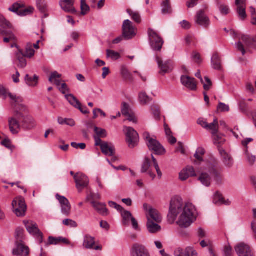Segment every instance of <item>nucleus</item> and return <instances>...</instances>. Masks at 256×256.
<instances>
[{
    "mask_svg": "<svg viewBox=\"0 0 256 256\" xmlns=\"http://www.w3.org/2000/svg\"><path fill=\"white\" fill-rule=\"evenodd\" d=\"M196 210L192 204L184 205L181 200H174L170 202L168 219L170 223L172 224L179 216L177 224L181 228H186L196 220Z\"/></svg>",
    "mask_w": 256,
    "mask_h": 256,
    "instance_id": "nucleus-1",
    "label": "nucleus"
},
{
    "mask_svg": "<svg viewBox=\"0 0 256 256\" xmlns=\"http://www.w3.org/2000/svg\"><path fill=\"white\" fill-rule=\"evenodd\" d=\"M8 96L12 100V104L14 105L16 109L14 117L8 118V125L11 132L14 134H18L20 129V123L16 119L19 120L24 117L23 114L18 112V110L24 111L26 107L22 104L23 101L22 97L18 96L16 94L11 93H10Z\"/></svg>",
    "mask_w": 256,
    "mask_h": 256,
    "instance_id": "nucleus-2",
    "label": "nucleus"
},
{
    "mask_svg": "<svg viewBox=\"0 0 256 256\" xmlns=\"http://www.w3.org/2000/svg\"><path fill=\"white\" fill-rule=\"evenodd\" d=\"M212 176H214L217 182L221 181L220 172L218 170L216 167L212 164H209L205 170L200 174L198 180L204 186L208 187L212 182Z\"/></svg>",
    "mask_w": 256,
    "mask_h": 256,
    "instance_id": "nucleus-3",
    "label": "nucleus"
},
{
    "mask_svg": "<svg viewBox=\"0 0 256 256\" xmlns=\"http://www.w3.org/2000/svg\"><path fill=\"white\" fill-rule=\"evenodd\" d=\"M143 137L149 150L154 152L156 154L163 155L166 153L164 146L156 138L151 137L149 133L144 132Z\"/></svg>",
    "mask_w": 256,
    "mask_h": 256,
    "instance_id": "nucleus-4",
    "label": "nucleus"
},
{
    "mask_svg": "<svg viewBox=\"0 0 256 256\" xmlns=\"http://www.w3.org/2000/svg\"><path fill=\"white\" fill-rule=\"evenodd\" d=\"M23 223L28 233L37 238L40 244L42 243L43 240V235L38 228V224L32 220H25Z\"/></svg>",
    "mask_w": 256,
    "mask_h": 256,
    "instance_id": "nucleus-5",
    "label": "nucleus"
},
{
    "mask_svg": "<svg viewBox=\"0 0 256 256\" xmlns=\"http://www.w3.org/2000/svg\"><path fill=\"white\" fill-rule=\"evenodd\" d=\"M143 208L146 212L148 222V219L150 221L160 223L162 220V216L158 211L147 204H143Z\"/></svg>",
    "mask_w": 256,
    "mask_h": 256,
    "instance_id": "nucleus-6",
    "label": "nucleus"
},
{
    "mask_svg": "<svg viewBox=\"0 0 256 256\" xmlns=\"http://www.w3.org/2000/svg\"><path fill=\"white\" fill-rule=\"evenodd\" d=\"M126 134V141L130 148L135 147L138 142V132L132 128L126 126L124 128Z\"/></svg>",
    "mask_w": 256,
    "mask_h": 256,
    "instance_id": "nucleus-7",
    "label": "nucleus"
},
{
    "mask_svg": "<svg viewBox=\"0 0 256 256\" xmlns=\"http://www.w3.org/2000/svg\"><path fill=\"white\" fill-rule=\"evenodd\" d=\"M148 33L150 44L152 49L154 50H160L164 44L163 40L159 36L157 33L152 29L149 28Z\"/></svg>",
    "mask_w": 256,
    "mask_h": 256,
    "instance_id": "nucleus-8",
    "label": "nucleus"
},
{
    "mask_svg": "<svg viewBox=\"0 0 256 256\" xmlns=\"http://www.w3.org/2000/svg\"><path fill=\"white\" fill-rule=\"evenodd\" d=\"M13 211L18 216H24L26 214V206L22 198H16L12 202Z\"/></svg>",
    "mask_w": 256,
    "mask_h": 256,
    "instance_id": "nucleus-9",
    "label": "nucleus"
},
{
    "mask_svg": "<svg viewBox=\"0 0 256 256\" xmlns=\"http://www.w3.org/2000/svg\"><path fill=\"white\" fill-rule=\"evenodd\" d=\"M122 36L126 40L133 38L136 35V28L128 20H124L122 26Z\"/></svg>",
    "mask_w": 256,
    "mask_h": 256,
    "instance_id": "nucleus-10",
    "label": "nucleus"
},
{
    "mask_svg": "<svg viewBox=\"0 0 256 256\" xmlns=\"http://www.w3.org/2000/svg\"><path fill=\"white\" fill-rule=\"evenodd\" d=\"M10 11L16 13L19 16H24L32 12L34 8L30 7L28 8H24V4L18 3H14L8 8Z\"/></svg>",
    "mask_w": 256,
    "mask_h": 256,
    "instance_id": "nucleus-11",
    "label": "nucleus"
},
{
    "mask_svg": "<svg viewBox=\"0 0 256 256\" xmlns=\"http://www.w3.org/2000/svg\"><path fill=\"white\" fill-rule=\"evenodd\" d=\"M65 97L72 106L78 109L82 114H88L90 113L86 106H82L80 102L73 94H66Z\"/></svg>",
    "mask_w": 256,
    "mask_h": 256,
    "instance_id": "nucleus-12",
    "label": "nucleus"
},
{
    "mask_svg": "<svg viewBox=\"0 0 256 256\" xmlns=\"http://www.w3.org/2000/svg\"><path fill=\"white\" fill-rule=\"evenodd\" d=\"M156 60L160 69V74H165L171 72L173 69L172 62L170 60L163 61L160 57L156 56Z\"/></svg>",
    "mask_w": 256,
    "mask_h": 256,
    "instance_id": "nucleus-13",
    "label": "nucleus"
},
{
    "mask_svg": "<svg viewBox=\"0 0 256 256\" xmlns=\"http://www.w3.org/2000/svg\"><path fill=\"white\" fill-rule=\"evenodd\" d=\"M74 179L76 184V187L80 192L82 189L86 187L89 184L88 178L81 173H78L74 176Z\"/></svg>",
    "mask_w": 256,
    "mask_h": 256,
    "instance_id": "nucleus-14",
    "label": "nucleus"
},
{
    "mask_svg": "<svg viewBox=\"0 0 256 256\" xmlns=\"http://www.w3.org/2000/svg\"><path fill=\"white\" fill-rule=\"evenodd\" d=\"M16 246L13 249L12 253L16 256H28L30 253V248L26 246L24 242H15Z\"/></svg>",
    "mask_w": 256,
    "mask_h": 256,
    "instance_id": "nucleus-15",
    "label": "nucleus"
},
{
    "mask_svg": "<svg viewBox=\"0 0 256 256\" xmlns=\"http://www.w3.org/2000/svg\"><path fill=\"white\" fill-rule=\"evenodd\" d=\"M56 198L59 201L61 206L62 212L66 216H68L70 212V204L68 200L64 196L57 194Z\"/></svg>",
    "mask_w": 256,
    "mask_h": 256,
    "instance_id": "nucleus-16",
    "label": "nucleus"
},
{
    "mask_svg": "<svg viewBox=\"0 0 256 256\" xmlns=\"http://www.w3.org/2000/svg\"><path fill=\"white\" fill-rule=\"evenodd\" d=\"M235 250L238 256H253L250 246L243 242L235 246Z\"/></svg>",
    "mask_w": 256,
    "mask_h": 256,
    "instance_id": "nucleus-17",
    "label": "nucleus"
},
{
    "mask_svg": "<svg viewBox=\"0 0 256 256\" xmlns=\"http://www.w3.org/2000/svg\"><path fill=\"white\" fill-rule=\"evenodd\" d=\"M195 22L198 24L205 28H208L210 24L208 18L204 14L202 10H200L197 12L195 18Z\"/></svg>",
    "mask_w": 256,
    "mask_h": 256,
    "instance_id": "nucleus-18",
    "label": "nucleus"
},
{
    "mask_svg": "<svg viewBox=\"0 0 256 256\" xmlns=\"http://www.w3.org/2000/svg\"><path fill=\"white\" fill-rule=\"evenodd\" d=\"M131 254L132 256H150L145 247L138 244H134L132 247Z\"/></svg>",
    "mask_w": 256,
    "mask_h": 256,
    "instance_id": "nucleus-19",
    "label": "nucleus"
},
{
    "mask_svg": "<svg viewBox=\"0 0 256 256\" xmlns=\"http://www.w3.org/2000/svg\"><path fill=\"white\" fill-rule=\"evenodd\" d=\"M218 151L224 166L228 168H232L234 163L232 156L222 148H219Z\"/></svg>",
    "mask_w": 256,
    "mask_h": 256,
    "instance_id": "nucleus-20",
    "label": "nucleus"
},
{
    "mask_svg": "<svg viewBox=\"0 0 256 256\" xmlns=\"http://www.w3.org/2000/svg\"><path fill=\"white\" fill-rule=\"evenodd\" d=\"M141 172H147L152 180L156 178L155 174L152 171L150 167V160L148 156H145L144 159L141 167Z\"/></svg>",
    "mask_w": 256,
    "mask_h": 256,
    "instance_id": "nucleus-21",
    "label": "nucleus"
},
{
    "mask_svg": "<svg viewBox=\"0 0 256 256\" xmlns=\"http://www.w3.org/2000/svg\"><path fill=\"white\" fill-rule=\"evenodd\" d=\"M196 174L194 168L191 166H188L183 169L179 174V178L181 180L184 181L189 177L194 176Z\"/></svg>",
    "mask_w": 256,
    "mask_h": 256,
    "instance_id": "nucleus-22",
    "label": "nucleus"
},
{
    "mask_svg": "<svg viewBox=\"0 0 256 256\" xmlns=\"http://www.w3.org/2000/svg\"><path fill=\"white\" fill-rule=\"evenodd\" d=\"M74 4V0H61L60 2V6L64 10L73 14L76 12Z\"/></svg>",
    "mask_w": 256,
    "mask_h": 256,
    "instance_id": "nucleus-23",
    "label": "nucleus"
},
{
    "mask_svg": "<svg viewBox=\"0 0 256 256\" xmlns=\"http://www.w3.org/2000/svg\"><path fill=\"white\" fill-rule=\"evenodd\" d=\"M181 82L184 86L191 90H195L196 88V84L194 78L182 76L181 77Z\"/></svg>",
    "mask_w": 256,
    "mask_h": 256,
    "instance_id": "nucleus-24",
    "label": "nucleus"
},
{
    "mask_svg": "<svg viewBox=\"0 0 256 256\" xmlns=\"http://www.w3.org/2000/svg\"><path fill=\"white\" fill-rule=\"evenodd\" d=\"M91 204L95 210L100 214L107 216L108 214V210L106 208V205L104 203H100L92 201Z\"/></svg>",
    "mask_w": 256,
    "mask_h": 256,
    "instance_id": "nucleus-25",
    "label": "nucleus"
},
{
    "mask_svg": "<svg viewBox=\"0 0 256 256\" xmlns=\"http://www.w3.org/2000/svg\"><path fill=\"white\" fill-rule=\"evenodd\" d=\"M100 149L102 152L107 156H113L115 152L114 146L108 142H104L101 146Z\"/></svg>",
    "mask_w": 256,
    "mask_h": 256,
    "instance_id": "nucleus-26",
    "label": "nucleus"
},
{
    "mask_svg": "<svg viewBox=\"0 0 256 256\" xmlns=\"http://www.w3.org/2000/svg\"><path fill=\"white\" fill-rule=\"evenodd\" d=\"M155 222L150 221L148 219L147 222L146 228L148 232L150 234H156L160 231L161 226Z\"/></svg>",
    "mask_w": 256,
    "mask_h": 256,
    "instance_id": "nucleus-27",
    "label": "nucleus"
},
{
    "mask_svg": "<svg viewBox=\"0 0 256 256\" xmlns=\"http://www.w3.org/2000/svg\"><path fill=\"white\" fill-rule=\"evenodd\" d=\"M60 242H62L66 244H70L69 240L62 237L54 238L52 236L48 237V244H57Z\"/></svg>",
    "mask_w": 256,
    "mask_h": 256,
    "instance_id": "nucleus-28",
    "label": "nucleus"
},
{
    "mask_svg": "<svg viewBox=\"0 0 256 256\" xmlns=\"http://www.w3.org/2000/svg\"><path fill=\"white\" fill-rule=\"evenodd\" d=\"M95 244V240L94 237L89 235H86L84 238V246L86 249L93 248Z\"/></svg>",
    "mask_w": 256,
    "mask_h": 256,
    "instance_id": "nucleus-29",
    "label": "nucleus"
},
{
    "mask_svg": "<svg viewBox=\"0 0 256 256\" xmlns=\"http://www.w3.org/2000/svg\"><path fill=\"white\" fill-rule=\"evenodd\" d=\"M212 67L217 70H220L222 68L221 60L218 54L216 53L212 58Z\"/></svg>",
    "mask_w": 256,
    "mask_h": 256,
    "instance_id": "nucleus-30",
    "label": "nucleus"
},
{
    "mask_svg": "<svg viewBox=\"0 0 256 256\" xmlns=\"http://www.w3.org/2000/svg\"><path fill=\"white\" fill-rule=\"evenodd\" d=\"M61 77L62 75L54 71L50 74L48 80L52 83L54 82L57 86H60L61 84V80H60Z\"/></svg>",
    "mask_w": 256,
    "mask_h": 256,
    "instance_id": "nucleus-31",
    "label": "nucleus"
},
{
    "mask_svg": "<svg viewBox=\"0 0 256 256\" xmlns=\"http://www.w3.org/2000/svg\"><path fill=\"white\" fill-rule=\"evenodd\" d=\"M206 129L212 132V134H214L217 133L218 130V123L217 118L214 119L213 122L211 124H207Z\"/></svg>",
    "mask_w": 256,
    "mask_h": 256,
    "instance_id": "nucleus-32",
    "label": "nucleus"
},
{
    "mask_svg": "<svg viewBox=\"0 0 256 256\" xmlns=\"http://www.w3.org/2000/svg\"><path fill=\"white\" fill-rule=\"evenodd\" d=\"M24 57L31 58L35 54V51L33 48L32 44L31 43L28 44L26 46V51L24 54H22L21 51L19 52Z\"/></svg>",
    "mask_w": 256,
    "mask_h": 256,
    "instance_id": "nucleus-33",
    "label": "nucleus"
},
{
    "mask_svg": "<svg viewBox=\"0 0 256 256\" xmlns=\"http://www.w3.org/2000/svg\"><path fill=\"white\" fill-rule=\"evenodd\" d=\"M214 144L216 145L218 148H220V146L222 144L226 141L224 136L220 134H218L216 133L214 134H212Z\"/></svg>",
    "mask_w": 256,
    "mask_h": 256,
    "instance_id": "nucleus-34",
    "label": "nucleus"
},
{
    "mask_svg": "<svg viewBox=\"0 0 256 256\" xmlns=\"http://www.w3.org/2000/svg\"><path fill=\"white\" fill-rule=\"evenodd\" d=\"M38 77L36 75H34V77H31L28 74H26L24 78L26 82L30 86H36L38 84Z\"/></svg>",
    "mask_w": 256,
    "mask_h": 256,
    "instance_id": "nucleus-35",
    "label": "nucleus"
},
{
    "mask_svg": "<svg viewBox=\"0 0 256 256\" xmlns=\"http://www.w3.org/2000/svg\"><path fill=\"white\" fill-rule=\"evenodd\" d=\"M36 6L38 10L42 14H45L48 10V5L45 0H36ZM44 16H47L44 14Z\"/></svg>",
    "mask_w": 256,
    "mask_h": 256,
    "instance_id": "nucleus-36",
    "label": "nucleus"
},
{
    "mask_svg": "<svg viewBox=\"0 0 256 256\" xmlns=\"http://www.w3.org/2000/svg\"><path fill=\"white\" fill-rule=\"evenodd\" d=\"M237 6L236 12L238 14L239 17L242 20H244L246 18V4L236 6Z\"/></svg>",
    "mask_w": 256,
    "mask_h": 256,
    "instance_id": "nucleus-37",
    "label": "nucleus"
},
{
    "mask_svg": "<svg viewBox=\"0 0 256 256\" xmlns=\"http://www.w3.org/2000/svg\"><path fill=\"white\" fill-rule=\"evenodd\" d=\"M122 216V222L125 226H127L129 224L130 221L134 218L132 216V213L127 210H124L121 213Z\"/></svg>",
    "mask_w": 256,
    "mask_h": 256,
    "instance_id": "nucleus-38",
    "label": "nucleus"
},
{
    "mask_svg": "<svg viewBox=\"0 0 256 256\" xmlns=\"http://www.w3.org/2000/svg\"><path fill=\"white\" fill-rule=\"evenodd\" d=\"M34 120L31 118H24L22 122V126L27 130H30L35 126Z\"/></svg>",
    "mask_w": 256,
    "mask_h": 256,
    "instance_id": "nucleus-39",
    "label": "nucleus"
},
{
    "mask_svg": "<svg viewBox=\"0 0 256 256\" xmlns=\"http://www.w3.org/2000/svg\"><path fill=\"white\" fill-rule=\"evenodd\" d=\"M1 34L8 36V38H4V42L8 43L11 40H16V36L13 34V32L11 30H4L2 31Z\"/></svg>",
    "mask_w": 256,
    "mask_h": 256,
    "instance_id": "nucleus-40",
    "label": "nucleus"
},
{
    "mask_svg": "<svg viewBox=\"0 0 256 256\" xmlns=\"http://www.w3.org/2000/svg\"><path fill=\"white\" fill-rule=\"evenodd\" d=\"M0 26L4 29L9 28L14 30L12 24L0 14Z\"/></svg>",
    "mask_w": 256,
    "mask_h": 256,
    "instance_id": "nucleus-41",
    "label": "nucleus"
},
{
    "mask_svg": "<svg viewBox=\"0 0 256 256\" xmlns=\"http://www.w3.org/2000/svg\"><path fill=\"white\" fill-rule=\"evenodd\" d=\"M138 98L140 104L142 105L147 104L151 101V98L145 92H142L140 93Z\"/></svg>",
    "mask_w": 256,
    "mask_h": 256,
    "instance_id": "nucleus-42",
    "label": "nucleus"
},
{
    "mask_svg": "<svg viewBox=\"0 0 256 256\" xmlns=\"http://www.w3.org/2000/svg\"><path fill=\"white\" fill-rule=\"evenodd\" d=\"M16 242H23L24 239V230L21 228H18L16 231Z\"/></svg>",
    "mask_w": 256,
    "mask_h": 256,
    "instance_id": "nucleus-43",
    "label": "nucleus"
},
{
    "mask_svg": "<svg viewBox=\"0 0 256 256\" xmlns=\"http://www.w3.org/2000/svg\"><path fill=\"white\" fill-rule=\"evenodd\" d=\"M241 40L247 48H250L252 46L254 42V40L253 38L246 35H242L241 37Z\"/></svg>",
    "mask_w": 256,
    "mask_h": 256,
    "instance_id": "nucleus-44",
    "label": "nucleus"
},
{
    "mask_svg": "<svg viewBox=\"0 0 256 256\" xmlns=\"http://www.w3.org/2000/svg\"><path fill=\"white\" fill-rule=\"evenodd\" d=\"M58 121V124L62 125L66 124L70 126H73L75 125V122L72 119L64 118L62 117H59Z\"/></svg>",
    "mask_w": 256,
    "mask_h": 256,
    "instance_id": "nucleus-45",
    "label": "nucleus"
},
{
    "mask_svg": "<svg viewBox=\"0 0 256 256\" xmlns=\"http://www.w3.org/2000/svg\"><path fill=\"white\" fill-rule=\"evenodd\" d=\"M205 152V150L202 147H200L197 148L194 156L198 160L202 162L203 161L202 156L204 154Z\"/></svg>",
    "mask_w": 256,
    "mask_h": 256,
    "instance_id": "nucleus-46",
    "label": "nucleus"
},
{
    "mask_svg": "<svg viewBox=\"0 0 256 256\" xmlns=\"http://www.w3.org/2000/svg\"><path fill=\"white\" fill-rule=\"evenodd\" d=\"M162 12L168 14L171 12V8L170 5V0H164L162 4Z\"/></svg>",
    "mask_w": 256,
    "mask_h": 256,
    "instance_id": "nucleus-47",
    "label": "nucleus"
},
{
    "mask_svg": "<svg viewBox=\"0 0 256 256\" xmlns=\"http://www.w3.org/2000/svg\"><path fill=\"white\" fill-rule=\"evenodd\" d=\"M127 12L131 16L132 19L137 23H140L141 22V18L138 12H134L131 10H128Z\"/></svg>",
    "mask_w": 256,
    "mask_h": 256,
    "instance_id": "nucleus-48",
    "label": "nucleus"
},
{
    "mask_svg": "<svg viewBox=\"0 0 256 256\" xmlns=\"http://www.w3.org/2000/svg\"><path fill=\"white\" fill-rule=\"evenodd\" d=\"M245 156L246 158V161L248 164L250 166H253L256 160V156L250 154L248 150L245 151Z\"/></svg>",
    "mask_w": 256,
    "mask_h": 256,
    "instance_id": "nucleus-49",
    "label": "nucleus"
},
{
    "mask_svg": "<svg viewBox=\"0 0 256 256\" xmlns=\"http://www.w3.org/2000/svg\"><path fill=\"white\" fill-rule=\"evenodd\" d=\"M94 131L96 134L97 136L100 137L102 138H104L107 136V132L106 130L95 126L94 128Z\"/></svg>",
    "mask_w": 256,
    "mask_h": 256,
    "instance_id": "nucleus-50",
    "label": "nucleus"
},
{
    "mask_svg": "<svg viewBox=\"0 0 256 256\" xmlns=\"http://www.w3.org/2000/svg\"><path fill=\"white\" fill-rule=\"evenodd\" d=\"M81 14L86 15L90 10L89 6L86 4V0H80Z\"/></svg>",
    "mask_w": 256,
    "mask_h": 256,
    "instance_id": "nucleus-51",
    "label": "nucleus"
},
{
    "mask_svg": "<svg viewBox=\"0 0 256 256\" xmlns=\"http://www.w3.org/2000/svg\"><path fill=\"white\" fill-rule=\"evenodd\" d=\"M151 110L154 118L156 120H159L160 113V107L156 105H152L151 106Z\"/></svg>",
    "mask_w": 256,
    "mask_h": 256,
    "instance_id": "nucleus-52",
    "label": "nucleus"
},
{
    "mask_svg": "<svg viewBox=\"0 0 256 256\" xmlns=\"http://www.w3.org/2000/svg\"><path fill=\"white\" fill-rule=\"evenodd\" d=\"M16 57L19 61L18 66L22 68L26 67V61L24 58V56H23V54H22L18 52L16 54Z\"/></svg>",
    "mask_w": 256,
    "mask_h": 256,
    "instance_id": "nucleus-53",
    "label": "nucleus"
},
{
    "mask_svg": "<svg viewBox=\"0 0 256 256\" xmlns=\"http://www.w3.org/2000/svg\"><path fill=\"white\" fill-rule=\"evenodd\" d=\"M106 56L108 58H110L114 60H118L120 58V54L118 52L110 50H106Z\"/></svg>",
    "mask_w": 256,
    "mask_h": 256,
    "instance_id": "nucleus-54",
    "label": "nucleus"
},
{
    "mask_svg": "<svg viewBox=\"0 0 256 256\" xmlns=\"http://www.w3.org/2000/svg\"><path fill=\"white\" fill-rule=\"evenodd\" d=\"M224 198L222 194L218 192H216L214 196V202L216 204H222V202Z\"/></svg>",
    "mask_w": 256,
    "mask_h": 256,
    "instance_id": "nucleus-55",
    "label": "nucleus"
},
{
    "mask_svg": "<svg viewBox=\"0 0 256 256\" xmlns=\"http://www.w3.org/2000/svg\"><path fill=\"white\" fill-rule=\"evenodd\" d=\"M62 224L66 226L71 228H76L78 226L76 222L71 219H65L62 221Z\"/></svg>",
    "mask_w": 256,
    "mask_h": 256,
    "instance_id": "nucleus-56",
    "label": "nucleus"
},
{
    "mask_svg": "<svg viewBox=\"0 0 256 256\" xmlns=\"http://www.w3.org/2000/svg\"><path fill=\"white\" fill-rule=\"evenodd\" d=\"M121 74L124 78L126 80H130L132 78V76L130 72L124 66L122 67L121 68Z\"/></svg>",
    "mask_w": 256,
    "mask_h": 256,
    "instance_id": "nucleus-57",
    "label": "nucleus"
},
{
    "mask_svg": "<svg viewBox=\"0 0 256 256\" xmlns=\"http://www.w3.org/2000/svg\"><path fill=\"white\" fill-rule=\"evenodd\" d=\"M121 111L122 115L124 116L128 115L130 112H132V110L130 108L128 104L126 102H124L122 104Z\"/></svg>",
    "mask_w": 256,
    "mask_h": 256,
    "instance_id": "nucleus-58",
    "label": "nucleus"
},
{
    "mask_svg": "<svg viewBox=\"0 0 256 256\" xmlns=\"http://www.w3.org/2000/svg\"><path fill=\"white\" fill-rule=\"evenodd\" d=\"M184 256H198V254L192 247H187L185 249Z\"/></svg>",
    "mask_w": 256,
    "mask_h": 256,
    "instance_id": "nucleus-59",
    "label": "nucleus"
},
{
    "mask_svg": "<svg viewBox=\"0 0 256 256\" xmlns=\"http://www.w3.org/2000/svg\"><path fill=\"white\" fill-rule=\"evenodd\" d=\"M219 10L220 13L224 15L228 14L230 11L229 7L224 4H220L219 6Z\"/></svg>",
    "mask_w": 256,
    "mask_h": 256,
    "instance_id": "nucleus-60",
    "label": "nucleus"
},
{
    "mask_svg": "<svg viewBox=\"0 0 256 256\" xmlns=\"http://www.w3.org/2000/svg\"><path fill=\"white\" fill-rule=\"evenodd\" d=\"M204 80L206 82H202L204 84V88L206 90H208L210 88L212 83L210 80L207 76L204 78Z\"/></svg>",
    "mask_w": 256,
    "mask_h": 256,
    "instance_id": "nucleus-61",
    "label": "nucleus"
},
{
    "mask_svg": "<svg viewBox=\"0 0 256 256\" xmlns=\"http://www.w3.org/2000/svg\"><path fill=\"white\" fill-rule=\"evenodd\" d=\"M218 109L221 112H228L230 110L228 106L222 102L219 103Z\"/></svg>",
    "mask_w": 256,
    "mask_h": 256,
    "instance_id": "nucleus-62",
    "label": "nucleus"
},
{
    "mask_svg": "<svg viewBox=\"0 0 256 256\" xmlns=\"http://www.w3.org/2000/svg\"><path fill=\"white\" fill-rule=\"evenodd\" d=\"M236 48L238 50L240 51L242 54L244 56L246 54V50L244 48V44L242 42H238L236 44Z\"/></svg>",
    "mask_w": 256,
    "mask_h": 256,
    "instance_id": "nucleus-63",
    "label": "nucleus"
},
{
    "mask_svg": "<svg viewBox=\"0 0 256 256\" xmlns=\"http://www.w3.org/2000/svg\"><path fill=\"white\" fill-rule=\"evenodd\" d=\"M174 254L175 256H184L185 250H184L180 248H177Z\"/></svg>",
    "mask_w": 256,
    "mask_h": 256,
    "instance_id": "nucleus-64",
    "label": "nucleus"
}]
</instances>
